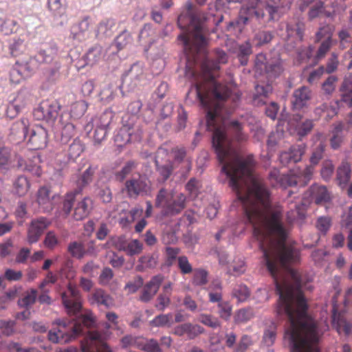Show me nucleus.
Returning a JSON list of instances; mask_svg holds the SVG:
<instances>
[{
  "label": "nucleus",
  "instance_id": "obj_1",
  "mask_svg": "<svg viewBox=\"0 0 352 352\" xmlns=\"http://www.w3.org/2000/svg\"><path fill=\"white\" fill-rule=\"evenodd\" d=\"M246 139L243 126L238 121L226 124L221 117V172L230 178V185L243 205L247 221L253 226V234L258 241L259 248L267 269H291L289 265L299 260V252L285 243L287 232L283 223L280 207H273L270 192L263 179L254 173V156L241 158L229 145L231 141Z\"/></svg>",
  "mask_w": 352,
  "mask_h": 352
},
{
  "label": "nucleus",
  "instance_id": "obj_2",
  "mask_svg": "<svg viewBox=\"0 0 352 352\" xmlns=\"http://www.w3.org/2000/svg\"><path fill=\"white\" fill-rule=\"evenodd\" d=\"M200 78L203 82H197L189 94L194 91L201 105L207 110V131L211 134L217 157L220 159V88L214 79V71L210 61L206 60L202 63Z\"/></svg>",
  "mask_w": 352,
  "mask_h": 352
},
{
  "label": "nucleus",
  "instance_id": "obj_3",
  "mask_svg": "<svg viewBox=\"0 0 352 352\" xmlns=\"http://www.w3.org/2000/svg\"><path fill=\"white\" fill-rule=\"evenodd\" d=\"M227 2L245 1L235 22H230L228 29L232 28L241 30L248 21L255 18L260 23L278 21L283 15L284 3L282 0H226Z\"/></svg>",
  "mask_w": 352,
  "mask_h": 352
},
{
  "label": "nucleus",
  "instance_id": "obj_4",
  "mask_svg": "<svg viewBox=\"0 0 352 352\" xmlns=\"http://www.w3.org/2000/svg\"><path fill=\"white\" fill-rule=\"evenodd\" d=\"M254 69L256 75L265 76L267 80L266 83L261 82L255 85L252 96L253 104L262 106L266 104L267 99L272 93L271 82L283 72V60L279 54L267 58L265 54L261 53L256 56Z\"/></svg>",
  "mask_w": 352,
  "mask_h": 352
},
{
  "label": "nucleus",
  "instance_id": "obj_5",
  "mask_svg": "<svg viewBox=\"0 0 352 352\" xmlns=\"http://www.w3.org/2000/svg\"><path fill=\"white\" fill-rule=\"evenodd\" d=\"M325 144L320 142L314 148L310 157L311 165L307 166L303 170L300 168L291 170L287 174L280 175L279 170L274 168L269 173V179L273 186L279 185L283 188L294 186H305L311 179L314 166L323 157Z\"/></svg>",
  "mask_w": 352,
  "mask_h": 352
},
{
  "label": "nucleus",
  "instance_id": "obj_6",
  "mask_svg": "<svg viewBox=\"0 0 352 352\" xmlns=\"http://www.w3.org/2000/svg\"><path fill=\"white\" fill-rule=\"evenodd\" d=\"M55 323L58 326L57 331H50L48 338L54 343H66L80 335L82 326L90 327L95 323V318L89 311L78 316L74 323L67 322L63 320H57Z\"/></svg>",
  "mask_w": 352,
  "mask_h": 352
},
{
  "label": "nucleus",
  "instance_id": "obj_7",
  "mask_svg": "<svg viewBox=\"0 0 352 352\" xmlns=\"http://www.w3.org/2000/svg\"><path fill=\"white\" fill-rule=\"evenodd\" d=\"M185 200L184 194L162 188L157 195L155 206L162 208L166 214H173L184 209Z\"/></svg>",
  "mask_w": 352,
  "mask_h": 352
},
{
  "label": "nucleus",
  "instance_id": "obj_8",
  "mask_svg": "<svg viewBox=\"0 0 352 352\" xmlns=\"http://www.w3.org/2000/svg\"><path fill=\"white\" fill-rule=\"evenodd\" d=\"M202 30L201 22L192 17L187 32L178 37L182 41L186 51H189V53L199 52L205 45L206 41L203 36Z\"/></svg>",
  "mask_w": 352,
  "mask_h": 352
},
{
  "label": "nucleus",
  "instance_id": "obj_9",
  "mask_svg": "<svg viewBox=\"0 0 352 352\" xmlns=\"http://www.w3.org/2000/svg\"><path fill=\"white\" fill-rule=\"evenodd\" d=\"M241 92L237 85L232 81L224 86L221 84V112L229 106V113L234 110L239 104Z\"/></svg>",
  "mask_w": 352,
  "mask_h": 352
},
{
  "label": "nucleus",
  "instance_id": "obj_10",
  "mask_svg": "<svg viewBox=\"0 0 352 352\" xmlns=\"http://www.w3.org/2000/svg\"><path fill=\"white\" fill-rule=\"evenodd\" d=\"M105 337L97 331H89L81 343L82 352H111L104 342Z\"/></svg>",
  "mask_w": 352,
  "mask_h": 352
},
{
  "label": "nucleus",
  "instance_id": "obj_11",
  "mask_svg": "<svg viewBox=\"0 0 352 352\" xmlns=\"http://www.w3.org/2000/svg\"><path fill=\"white\" fill-rule=\"evenodd\" d=\"M36 68L34 58H29L26 60L16 61L15 67L10 73V80L15 84L19 83L23 79L30 76Z\"/></svg>",
  "mask_w": 352,
  "mask_h": 352
},
{
  "label": "nucleus",
  "instance_id": "obj_12",
  "mask_svg": "<svg viewBox=\"0 0 352 352\" xmlns=\"http://www.w3.org/2000/svg\"><path fill=\"white\" fill-rule=\"evenodd\" d=\"M63 303L69 314H78L82 308L79 291L75 285L69 284L67 290L62 294Z\"/></svg>",
  "mask_w": 352,
  "mask_h": 352
},
{
  "label": "nucleus",
  "instance_id": "obj_13",
  "mask_svg": "<svg viewBox=\"0 0 352 352\" xmlns=\"http://www.w3.org/2000/svg\"><path fill=\"white\" fill-rule=\"evenodd\" d=\"M105 245L108 247L114 245L118 250H123L131 256L141 253L143 249L142 243L138 240L133 239L131 241H126L122 238L111 239Z\"/></svg>",
  "mask_w": 352,
  "mask_h": 352
},
{
  "label": "nucleus",
  "instance_id": "obj_14",
  "mask_svg": "<svg viewBox=\"0 0 352 352\" xmlns=\"http://www.w3.org/2000/svg\"><path fill=\"white\" fill-rule=\"evenodd\" d=\"M141 131L138 127L123 125L115 135V142L118 146H122L130 142L138 141Z\"/></svg>",
  "mask_w": 352,
  "mask_h": 352
},
{
  "label": "nucleus",
  "instance_id": "obj_15",
  "mask_svg": "<svg viewBox=\"0 0 352 352\" xmlns=\"http://www.w3.org/2000/svg\"><path fill=\"white\" fill-rule=\"evenodd\" d=\"M305 151L306 145L305 144L293 145L288 151H283L280 153V162L284 166L297 163L301 160Z\"/></svg>",
  "mask_w": 352,
  "mask_h": 352
},
{
  "label": "nucleus",
  "instance_id": "obj_16",
  "mask_svg": "<svg viewBox=\"0 0 352 352\" xmlns=\"http://www.w3.org/2000/svg\"><path fill=\"white\" fill-rule=\"evenodd\" d=\"M30 103V96L28 92L19 91L10 102L7 109V116L14 118L23 109Z\"/></svg>",
  "mask_w": 352,
  "mask_h": 352
},
{
  "label": "nucleus",
  "instance_id": "obj_17",
  "mask_svg": "<svg viewBox=\"0 0 352 352\" xmlns=\"http://www.w3.org/2000/svg\"><path fill=\"white\" fill-rule=\"evenodd\" d=\"M50 221L45 218L33 220L28 230V241L34 243L38 241L43 232L49 226Z\"/></svg>",
  "mask_w": 352,
  "mask_h": 352
},
{
  "label": "nucleus",
  "instance_id": "obj_18",
  "mask_svg": "<svg viewBox=\"0 0 352 352\" xmlns=\"http://www.w3.org/2000/svg\"><path fill=\"white\" fill-rule=\"evenodd\" d=\"M125 189L129 197H136L140 194L149 192L150 182L144 177L131 179L126 182Z\"/></svg>",
  "mask_w": 352,
  "mask_h": 352
},
{
  "label": "nucleus",
  "instance_id": "obj_19",
  "mask_svg": "<svg viewBox=\"0 0 352 352\" xmlns=\"http://www.w3.org/2000/svg\"><path fill=\"white\" fill-rule=\"evenodd\" d=\"M312 97L311 89L302 86L294 91L292 105L295 109H301L307 107Z\"/></svg>",
  "mask_w": 352,
  "mask_h": 352
},
{
  "label": "nucleus",
  "instance_id": "obj_20",
  "mask_svg": "<svg viewBox=\"0 0 352 352\" xmlns=\"http://www.w3.org/2000/svg\"><path fill=\"white\" fill-rule=\"evenodd\" d=\"M47 133L46 130L41 126H36L31 131L28 138L32 149H41L44 148L47 144Z\"/></svg>",
  "mask_w": 352,
  "mask_h": 352
},
{
  "label": "nucleus",
  "instance_id": "obj_21",
  "mask_svg": "<svg viewBox=\"0 0 352 352\" xmlns=\"http://www.w3.org/2000/svg\"><path fill=\"white\" fill-rule=\"evenodd\" d=\"M56 114V107L49 101L42 102L34 111V116L37 120L47 121L54 119Z\"/></svg>",
  "mask_w": 352,
  "mask_h": 352
},
{
  "label": "nucleus",
  "instance_id": "obj_22",
  "mask_svg": "<svg viewBox=\"0 0 352 352\" xmlns=\"http://www.w3.org/2000/svg\"><path fill=\"white\" fill-rule=\"evenodd\" d=\"M155 162L160 173L165 178H167L173 168V166L168 163L169 159L167 151L163 148H159L155 156Z\"/></svg>",
  "mask_w": 352,
  "mask_h": 352
},
{
  "label": "nucleus",
  "instance_id": "obj_23",
  "mask_svg": "<svg viewBox=\"0 0 352 352\" xmlns=\"http://www.w3.org/2000/svg\"><path fill=\"white\" fill-rule=\"evenodd\" d=\"M164 280V277L161 275H157L146 285L141 299L143 301L149 300L155 295L159 287Z\"/></svg>",
  "mask_w": 352,
  "mask_h": 352
},
{
  "label": "nucleus",
  "instance_id": "obj_24",
  "mask_svg": "<svg viewBox=\"0 0 352 352\" xmlns=\"http://www.w3.org/2000/svg\"><path fill=\"white\" fill-rule=\"evenodd\" d=\"M93 201L89 197H85L78 201L74 208V218L76 220H82L87 217L92 209Z\"/></svg>",
  "mask_w": 352,
  "mask_h": 352
},
{
  "label": "nucleus",
  "instance_id": "obj_25",
  "mask_svg": "<svg viewBox=\"0 0 352 352\" xmlns=\"http://www.w3.org/2000/svg\"><path fill=\"white\" fill-rule=\"evenodd\" d=\"M54 195H50V190L46 187L41 188L37 193V202L44 211H50L52 209Z\"/></svg>",
  "mask_w": 352,
  "mask_h": 352
},
{
  "label": "nucleus",
  "instance_id": "obj_26",
  "mask_svg": "<svg viewBox=\"0 0 352 352\" xmlns=\"http://www.w3.org/2000/svg\"><path fill=\"white\" fill-rule=\"evenodd\" d=\"M309 192L311 199L317 204L327 202L330 199L328 190L324 186L314 184L310 187Z\"/></svg>",
  "mask_w": 352,
  "mask_h": 352
},
{
  "label": "nucleus",
  "instance_id": "obj_27",
  "mask_svg": "<svg viewBox=\"0 0 352 352\" xmlns=\"http://www.w3.org/2000/svg\"><path fill=\"white\" fill-rule=\"evenodd\" d=\"M337 180L339 185L345 187L351 179V167L347 162H342L337 169Z\"/></svg>",
  "mask_w": 352,
  "mask_h": 352
},
{
  "label": "nucleus",
  "instance_id": "obj_28",
  "mask_svg": "<svg viewBox=\"0 0 352 352\" xmlns=\"http://www.w3.org/2000/svg\"><path fill=\"white\" fill-rule=\"evenodd\" d=\"M286 31L288 37H295L302 41L304 36L305 24L300 21L287 23Z\"/></svg>",
  "mask_w": 352,
  "mask_h": 352
},
{
  "label": "nucleus",
  "instance_id": "obj_29",
  "mask_svg": "<svg viewBox=\"0 0 352 352\" xmlns=\"http://www.w3.org/2000/svg\"><path fill=\"white\" fill-rule=\"evenodd\" d=\"M89 301L91 304L103 305L106 307H110L113 304L112 298L101 289L96 290L89 297Z\"/></svg>",
  "mask_w": 352,
  "mask_h": 352
},
{
  "label": "nucleus",
  "instance_id": "obj_30",
  "mask_svg": "<svg viewBox=\"0 0 352 352\" xmlns=\"http://www.w3.org/2000/svg\"><path fill=\"white\" fill-rule=\"evenodd\" d=\"M136 347L146 352H162L157 342L153 339L140 337L136 342Z\"/></svg>",
  "mask_w": 352,
  "mask_h": 352
},
{
  "label": "nucleus",
  "instance_id": "obj_31",
  "mask_svg": "<svg viewBox=\"0 0 352 352\" xmlns=\"http://www.w3.org/2000/svg\"><path fill=\"white\" fill-rule=\"evenodd\" d=\"M276 324L270 321L263 333V342L265 345L270 346L274 343L276 338Z\"/></svg>",
  "mask_w": 352,
  "mask_h": 352
},
{
  "label": "nucleus",
  "instance_id": "obj_32",
  "mask_svg": "<svg viewBox=\"0 0 352 352\" xmlns=\"http://www.w3.org/2000/svg\"><path fill=\"white\" fill-rule=\"evenodd\" d=\"M47 6L55 19L63 18L66 14V7L60 0H48Z\"/></svg>",
  "mask_w": 352,
  "mask_h": 352
},
{
  "label": "nucleus",
  "instance_id": "obj_33",
  "mask_svg": "<svg viewBox=\"0 0 352 352\" xmlns=\"http://www.w3.org/2000/svg\"><path fill=\"white\" fill-rule=\"evenodd\" d=\"M333 32L334 28L331 25L320 27L315 34V42L319 43L324 40L333 41Z\"/></svg>",
  "mask_w": 352,
  "mask_h": 352
},
{
  "label": "nucleus",
  "instance_id": "obj_34",
  "mask_svg": "<svg viewBox=\"0 0 352 352\" xmlns=\"http://www.w3.org/2000/svg\"><path fill=\"white\" fill-rule=\"evenodd\" d=\"M158 254L153 253L140 258V264L137 266L139 270H143L146 268H153L157 265Z\"/></svg>",
  "mask_w": 352,
  "mask_h": 352
},
{
  "label": "nucleus",
  "instance_id": "obj_35",
  "mask_svg": "<svg viewBox=\"0 0 352 352\" xmlns=\"http://www.w3.org/2000/svg\"><path fill=\"white\" fill-rule=\"evenodd\" d=\"M16 22L7 19L5 14L0 12V32L4 35H10L14 32Z\"/></svg>",
  "mask_w": 352,
  "mask_h": 352
},
{
  "label": "nucleus",
  "instance_id": "obj_36",
  "mask_svg": "<svg viewBox=\"0 0 352 352\" xmlns=\"http://www.w3.org/2000/svg\"><path fill=\"white\" fill-rule=\"evenodd\" d=\"M342 129L343 125L340 123L335 126L332 131L333 136L330 140V144L334 150L339 148L343 142Z\"/></svg>",
  "mask_w": 352,
  "mask_h": 352
},
{
  "label": "nucleus",
  "instance_id": "obj_37",
  "mask_svg": "<svg viewBox=\"0 0 352 352\" xmlns=\"http://www.w3.org/2000/svg\"><path fill=\"white\" fill-rule=\"evenodd\" d=\"M252 52V46L248 41L239 45L237 57L242 65L248 64V58Z\"/></svg>",
  "mask_w": 352,
  "mask_h": 352
},
{
  "label": "nucleus",
  "instance_id": "obj_38",
  "mask_svg": "<svg viewBox=\"0 0 352 352\" xmlns=\"http://www.w3.org/2000/svg\"><path fill=\"white\" fill-rule=\"evenodd\" d=\"M342 92V100L352 106V80L350 79L344 80L340 88Z\"/></svg>",
  "mask_w": 352,
  "mask_h": 352
},
{
  "label": "nucleus",
  "instance_id": "obj_39",
  "mask_svg": "<svg viewBox=\"0 0 352 352\" xmlns=\"http://www.w3.org/2000/svg\"><path fill=\"white\" fill-rule=\"evenodd\" d=\"M30 187V182L27 177L20 176L14 182V189L19 196L25 195Z\"/></svg>",
  "mask_w": 352,
  "mask_h": 352
},
{
  "label": "nucleus",
  "instance_id": "obj_40",
  "mask_svg": "<svg viewBox=\"0 0 352 352\" xmlns=\"http://www.w3.org/2000/svg\"><path fill=\"white\" fill-rule=\"evenodd\" d=\"M14 166L10 151L6 147L0 146V167L8 169Z\"/></svg>",
  "mask_w": 352,
  "mask_h": 352
},
{
  "label": "nucleus",
  "instance_id": "obj_41",
  "mask_svg": "<svg viewBox=\"0 0 352 352\" xmlns=\"http://www.w3.org/2000/svg\"><path fill=\"white\" fill-rule=\"evenodd\" d=\"M10 53L14 56H18L26 50L24 41L20 38H14L9 45Z\"/></svg>",
  "mask_w": 352,
  "mask_h": 352
},
{
  "label": "nucleus",
  "instance_id": "obj_42",
  "mask_svg": "<svg viewBox=\"0 0 352 352\" xmlns=\"http://www.w3.org/2000/svg\"><path fill=\"white\" fill-rule=\"evenodd\" d=\"M253 316L254 313L252 309H241L235 313L234 320L236 323H244L250 320Z\"/></svg>",
  "mask_w": 352,
  "mask_h": 352
},
{
  "label": "nucleus",
  "instance_id": "obj_43",
  "mask_svg": "<svg viewBox=\"0 0 352 352\" xmlns=\"http://www.w3.org/2000/svg\"><path fill=\"white\" fill-rule=\"evenodd\" d=\"M113 118V113L110 111H106L94 121V126H101L108 130Z\"/></svg>",
  "mask_w": 352,
  "mask_h": 352
},
{
  "label": "nucleus",
  "instance_id": "obj_44",
  "mask_svg": "<svg viewBox=\"0 0 352 352\" xmlns=\"http://www.w3.org/2000/svg\"><path fill=\"white\" fill-rule=\"evenodd\" d=\"M250 291L248 287L245 285H237L234 287L233 296L238 299L239 302L246 300L250 296Z\"/></svg>",
  "mask_w": 352,
  "mask_h": 352
},
{
  "label": "nucleus",
  "instance_id": "obj_45",
  "mask_svg": "<svg viewBox=\"0 0 352 352\" xmlns=\"http://www.w3.org/2000/svg\"><path fill=\"white\" fill-rule=\"evenodd\" d=\"M36 296L37 292L35 289L28 291L24 296L19 300L18 304L21 307H28L35 302Z\"/></svg>",
  "mask_w": 352,
  "mask_h": 352
},
{
  "label": "nucleus",
  "instance_id": "obj_46",
  "mask_svg": "<svg viewBox=\"0 0 352 352\" xmlns=\"http://www.w3.org/2000/svg\"><path fill=\"white\" fill-rule=\"evenodd\" d=\"M273 38L274 35L272 32L260 31L255 35L254 39L256 41V45L261 46L270 43Z\"/></svg>",
  "mask_w": 352,
  "mask_h": 352
},
{
  "label": "nucleus",
  "instance_id": "obj_47",
  "mask_svg": "<svg viewBox=\"0 0 352 352\" xmlns=\"http://www.w3.org/2000/svg\"><path fill=\"white\" fill-rule=\"evenodd\" d=\"M333 45V41L330 40H324L321 41V43L316 52L315 59L316 60H320L324 58L327 53L329 51L331 46Z\"/></svg>",
  "mask_w": 352,
  "mask_h": 352
},
{
  "label": "nucleus",
  "instance_id": "obj_48",
  "mask_svg": "<svg viewBox=\"0 0 352 352\" xmlns=\"http://www.w3.org/2000/svg\"><path fill=\"white\" fill-rule=\"evenodd\" d=\"M16 159L17 160V166L19 168H21L23 170H28L29 172L32 173L33 175L39 176L41 173V170L40 169V167L36 164L34 165H28L23 159L21 157L14 155Z\"/></svg>",
  "mask_w": 352,
  "mask_h": 352
},
{
  "label": "nucleus",
  "instance_id": "obj_49",
  "mask_svg": "<svg viewBox=\"0 0 352 352\" xmlns=\"http://www.w3.org/2000/svg\"><path fill=\"white\" fill-rule=\"evenodd\" d=\"M87 106L85 101L80 100L72 104L71 113L76 118L82 116L87 111Z\"/></svg>",
  "mask_w": 352,
  "mask_h": 352
},
{
  "label": "nucleus",
  "instance_id": "obj_50",
  "mask_svg": "<svg viewBox=\"0 0 352 352\" xmlns=\"http://www.w3.org/2000/svg\"><path fill=\"white\" fill-rule=\"evenodd\" d=\"M338 78L334 76H330L327 79L322 83V89L324 94L327 95H331L335 91L336 82Z\"/></svg>",
  "mask_w": 352,
  "mask_h": 352
},
{
  "label": "nucleus",
  "instance_id": "obj_51",
  "mask_svg": "<svg viewBox=\"0 0 352 352\" xmlns=\"http://www.w3.org/2000/svg\"><path fill=\"white\" fill-rule=\"evenodd\" d=\"M314 127L313 121L311 120H306L305 122L300 123L296 129V133L300 137H304L311 132Z\"/></svg>",
  "mask_w": 352,
  "mask_h": 352
},
{
  "label": "nucleus",
  "instance_id": "obj_52",
  "mask_svg": "<svg viewBox=\"0 0 352 352\" xmlns=\"http://www.w3.org/2000/svg\"><path fill=\"white\" fill-rule=\"evenodd\" d=\"M98 197L104 203H109L112 199L111 192L107 185L98 188L96 192Z\"/></svg>",
  "mask_w": 352,
  "mask_h": 352
},
{
  "label": "nucleus",
  "instance_id": "obj_53",
  "mask_svg": "<svg viewBox=\"0 0 352 352\" xmlns=\"http://www.w3.org/2000/svg\"><path fill=\"white\" fill-rule=\"evenodd\" d=\"M131 41V37L128 32H122L120 34L115 41L116 45L118 50H121L126 46Z\"/></svg>",
  "mask_w": 352,
  "mask_h": 352
},
{
  "label": "nucleus",
  "instance_id": "obj_54",
  "mask_svg": "<svg viewBox=\"0 0 352 352\" xmlns=\"http://www.w3.org/2000/svg\"><path fill=\"white\" fill-rule=\"evenodd\" d=\"M334 170V166L331 161L325 160L322 163V167L320 171L322 177L328 180L331 178Z\"/></svg>",
  "mask_w": 352,
  "mask_h": 352
},
{
  "label": "nucleus",
  "instance_id": "obj_55",
  "mask_svg": "<svg viewBox=\"0 0 352 352\" xmlns=\"http://www.w3.org/2000/svg\"><path fill=\"white\" fill-rule=\"evenodd\" d=\"M331 226V219L329 217H320L317 220L316 227L318 230L326 234Z\"/></svg>",
  "mask_w": 352,
  "mask_h": 352
},
{
  "label": "nucleus",
  "instance_id": "obj_56",
  "mask_svg": "<svg viewBox=\"0 0 352 352\" xmlns=\"http://www.w3.org/2000/svg\"><path fill=\"white\" fill-rule=\"evenodd\" d=\"M68 250L73 256L79 258L86 254L82 245L76 242L71 243L68 247Z\"/></svg>",
  "mask_w": 352,
  "mask_h": 352
},
{
  "label": "nucleus",
  "instance_id": "obj_57",
  "mask_svg": "<svg viewBox=\"0 0 352 352\" xmlns=\"http://www.w3.org/2000/svg\"><path fill=\"white\" fill-rule=\"evenodd\" d=\"M75 128L73 124L67 123L63 128L61 134H62V141L64 142H68L71 138L74 135Z\"/></svg>",
  "mask_w": 352,
  "mask_h": 352
},
{
  "label": "nucleus",
  "instance_id": "obj_58",
  "mask_svg": "<svg viewBox=\"0 0 352 352\" xmlns=\"http://www.w3.org/2000/svg\"><path fill=\"white\" fill-rule=\"evenodd\" d=\"M252 343V338L244 335L241 337L234 352H245Z\"/></svg>",
  "mask_w": 352,
  "mask_h": 352
},
{
  "label": "nucleus",
  "instance_id": "obj_59",
  "mask_svg": "<svg viewBox=\"0 0 352 352\" xmlns=\"http://www.w3.org/2000/svg\"><path fill=\"white\" fill-rule=\"evenodd\" d=\"M171 319V314H162L155 317L151 321V324L156 327H164L168 324Z\"/></svg>",
  "mask_w": 352,
  "mask_h": 352
},
{
  "label": "nucleus",
  "instance_id": "obj_60",
  "mask_svg": "<svg viewBox=\"0 0 352 352\" xmlns=\"http://www.w3.org/2000/svg\"><path fill=\"white\" fill-rule=\"evenodd\" d=\"M113 26V21L106 20L102 21L98 27V32L101 35H109L111 32Z\"/></svg>",
  "mask_w": 352,
  "mask_h": 352
},
{
  "label": "nucleus",
  "instance_id": "obj_61",
  "mask_svg": "<svg viewBox=\"0 0 352 352\" xmlns=\"http://www.w3.org/2000/svg\"><path fill=\"white\" fill-rule=\"evenodd\" d=\"M207 283V273L205 270H197L195 271L193 283L196 285H203Z\"/></svg>",
  "mask_w": 352,
  "mask_h": 352
},
{
  "label": "nucleus",
  "instance_id": "obj_62",
  "mask_svg": "<svg viewBox=\"0 0 352 352\" xmlns=\"http://www.w3.org/2000/svg\"><path fill=\"white\" fill-rule=\"evenodd\" d=\"M88 21L87 20L81 21L78 27L73 28L74 38L80 39L81 34H84L88 30Z\"/></svg>",
  "mask_w": 352,
  "mask_h": 352
},
{
  "label": "nucleus",
  "instance_id": "obj_63",
  "mask_svg": "<svg viewBox=\"0 0 352 352\" xmlns=\"http://www.w3.org/2000/svg\"><path fill=\"white\" fill-rule=\"evenodd\" d=\"M83 148L78 141H74L69 146V155L70 157L75 159L82 152Z\"/></svg>",
  "mask_w": 352,
  "mask_h": 352
},
{
  "label": "nucleus",
  "instance_id": "obj_64",
  "mask_svg": "<svg viewBox=\"0 0 352 352\" xmlns=\"http://www.w3.org/2000/svg\"><path fill=\"white\" fill-rule=\"evenodd\" d=\"M283 137V133L280 131H275L270 133L267 140V146L273 148L276 146L281 140Z\"/></svg>",
  "mask_w": 352,
  "mask_h": 352
}]
</instances>
